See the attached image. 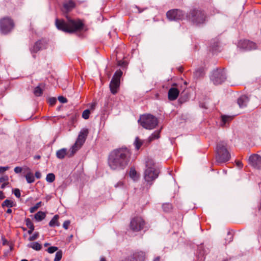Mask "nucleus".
Wrapping results in <instances>:
<instances>
[{
    "instance_id": "nucleus-42",
    "label": "nucleus",
    "mask_w": 261,
    "mask_h": 261,
    "mask_svg": "<svg viewBox=\"0 0 261 261\" xmlns=\"http://www.w3.org/2000/svg\"><path fill=\"white\" fill-rule=\"evenodd\" d=\"M58 100L61 103H66L67 102V99L62 96H60L58 97Z\"/></svg>"
},
{
    "instance_id": "nucleus-1",
    "label": "nucleus",
    "mask_w": 261,
    "mask_h": 261,
    "mask_svg": "<svg viewBox=\"0 0 261 261\" xmlns=\"http://www.w3.org/2000/svg\"><path fill=\"white\" fill-rule=\"evenodd\" d=\"M130 156L131 152L126 147L114 149L109 155V166L112 170L123 169L128 165Z\"/></svg>"
},
{
    "instance_id": "nucleus-45",
    "label": "nucleus",
    "mask_w": 261,
    "mask_h": 261,
    "mask_svg": "<svg viewBox=\"0 0 261 261\" xmlns=\"http://www.w3.org/2000/svg\"><path fill=\"white\" fill-rule=\"evenodd\" d=\"M9 169L8 166L6 167H0V173H3Z\"/></svg>"
},
{
    "instance_id": "nucleus-51",
    "label": "nucleus",
    "mask_w": 261,
    "mask_h": 261,
    "mask_svg": "<svg viewBox=\"0 0 261 261\" xmlns=\"http://www.w3.org/2000/svg\"><path fill=\"white\" fill-rule=\"evenodd\" d=\"M5 198V196L3 191H0V199H3Z\"/></svg>"
},
{
    "instance_id": "nucleus-16",
    "label": "nucleus",
    "mask_w": 261,
    "mask_h": 261,
    "mask_svg": "<svg viewBox=\"0 0 261 261\" xmlns=\"http://www.w3.org/2000/svg\"><path fill=\"white\" fill-rule=\"evenodd\" d=\"M179 91L178 89L174 87L171 88L168 92V97L169 100L173 101L176 99L179 95Z\"/></svg>"
},
{
    "instance_id": "nucleus-58",
    "label": "nucleus",
    "mask_w": 261,
    "mask_h": 261,
    "mask_svg": "<svg viewBox=\"0 0 261 261\" xmlns=\"http://www.w3.org/2000/svg\"><path fill=\"white\" fill-rule=\"evenodd\" d=\"M34 159H40V156L39 155H35L34 156Z\"/></svg>"
},
{
    "instance_id": "nucleus-9",
    "label": "nucleus",
    "mask_w": 261,
    "mask_h": 261,
    "mask_svg": "<svg viewBox=\"0 0 261 261\" xmlns=\"http://www.w3.org/2000/svg\"><path fill=\"white\" fill-rule=\"evenodd\" d=\"M14 26L13 20L8 17H5L0 19V31L2 34H8L12 31Z\"/></svg>"
},
{
    "instance_id": "nucleus-52",
    "label": "nucleus",
    "mask_w": 261,
    "mask_h": 261,
    "mask_svg": "<svg viewBox=\"0 0 261 261\" xmlns=\"http://www.w3.org/2000/svg\"><path fill=\"white\" fill-rule=\"evenodd\" d=\"M96 106V103H92L90 105V109L92 110H94Z\"/></svg>"
},
{
    "instance_id": "nucleus-40",
    "label": "nucleus",
    "mask_w": 261,
    "mask_h": 261,
    "mask_svg": "<svg viewBox=\"0 0 261 261\" xmlns=\"http://www.w3.org/2000/svg\"><path fill=\"white\" fill-rule=\"evenodd\" d=\"M8 176L5 175L4 176L0 177V183H4L5 182H8Z\"/></svg>"
},
{
    "instance_id": "nucleus-37",
    "label": "nucleus",
    "mask_w": 261,
    "mask_h": 261,
    "mask_svg": "<svg viewBox=\"0 0 261 261\" xmlns=\"http://www.w3.org/2000/svg\"><path fill=\"white\" fill-rule=\"evenodd\" d=\"M58 250V248L55 246H51L47 248V251L49 253H53Z\"/></svg>"
},
{
    "instance_id": "nucleus-21",
    "label": "nucleus",
    "mask_w": 261,
    "mask_h": 261,
    "mask_svg": "<svg viewBox=\"0 0 261 261\" xmlns=\"http://www.w3.org/2000/svg\"><path fill=\"white\" fill-rule=\"evenodd\" d=\"M15 203L11 200L6 199L4 201L2 204V207H7L9 208L12 207L14 206Z\"/></svg>"
},
{
    "instance_id": "nucleus-28",
    "label": "nucleus",
    "mask_w": 261,
    "mask_h": 261,
    "mask_svg": "<svg viewBox=\"0 0 261 261\" xmlns=\"http://www.w3.org/2000/svg\"><path fill=\"white\" fill-rule=\"evenodd\" d=\"M129 176L134 180H136L138 179L139 176L135 169L131 168L129 171Z\"/></svg>"
},
{
    "instance_id": "nucleus-39",
    "label": "nucleus",
    "mask_w": 261,
    "mask_h": 261,
    "mask_svg": "<svg viewBox=\"0 0 261 261\" xmlns=\"http://www.w3.org/2000/svg\"><path fill=\"white\" fill-rule=\"evenodd\" d=\"M163 208L165 211L168 212L171 208V205L170 204H164L163 205Z\"/></svg>"
},
{
    "instance_id": "nucleus-25",
    "label": "nucleus",
    "mask_w": 261,
    "mask_h": 261,
    "mask_svg": "<svg viewBox=\"0 0 261 261\" xmlns=\"http://www.w3.org/2000/svg\"><path fill=\"white\" fill-rule=\"evenodd\" d=\"M204 70L202 68H199L196 70V71L194 73V75L195 77L199 78L200 77H202L204 75Z\"/></svg>"
},
{
    "instance_id": "nucleus-4",
    "label": "nucleus",
    "mask_w": 261,
    "mask_h": 261,
    "mask_svg": "<svg viewBox=\"0 0 261 261\" xmlns=\"http://www.w3.org/2000/svg\"><path fill=\"white\" fill-rule=\"evenodd\" d=\"M188 19L193 24L197 25L203 23L205 21V15L200 9L194 8L190 11L187 15Z\"/></svg>"
},
{
    "instance_id": "nucleus-18",
    "label": "nucleus",
    "mask_w": 261,
    "mask_h": 261,
    "mask_svg": "<svg viewBox=\"0 0 261 261\" xmlns=\"http://www.w3.org/2000/svg\"><path fill=\"white\" fill-rule=\"evenodd\" d=\"M75 6V3L72 0H69L65 2L63 4L64 9L66 12L70 11Z\"/></svg>"
},
{
    "instance_id": "nucleus-29",
    "label": "nucleus",
    "mask_w": 261,
    "mask_h": 261,
    "mask_svg": "<svg viewBox=\"0 0 261 261\" xmlns=\"http://www.w3.org/2000/svg\"><path fill=\"white\" fill-rule=\"evenodd\" d=\"M232 119V117L229 116L223 115L222 116V121L223 124L224 125L226 123L230 121Z\"/></svg>"
},
{
    "instance_id": "nucleus-54",
    "label": "nucleus",
    "mask_w": 261,
    "mask_h": 261,
    "mask_svg": "<svg viewBox=\"0 0 261 261\" xmlns=\"http://www.w3.org/2000/svg\"><path fill=\"white\" fill-rule=\"evenodd\" d=\"M153 261H160V256H157V257H155Z\"/></svg>"
},
{
    "instance_id": "nucleus-57",
    "label": "nucleus",
    "mask_w": 261,
    "mask_h": 261,
    "mask_svg": "<svg viewBox=\"0 0 261 261\" xmlns=\"http://www.w3.org/2000/svg\"><path fill=\"white\" fill-rule=\"evenodd\" d=\"M100 261H107V260L105 257L102 256L100 258Z\"/></svg>"
},
{
    "instance_id": "nucleus-11",
    "label": "nucleus",
    "mask_w": 261,
    "mask_h": 261,
    "mask_svg": "<svg viewBox=\"0 0 261 261\" xmlns=\"http://www.w3.org/2000/svg\"><path fill=\"white\" fill-rule=\"evenodd\" d=\"M145 225V222L140 217H136L133 218L130 222V229L133 231H139L143 229Z\"/></svg>"
},
{
    "instance_id": "nucleus-7",
    "label": "nucleus",
    "mask_w": 261,
    "mask_h": 261,
    "mask_svg": "<svg viewBox=\"0 0 261 261\" xmlns=\"http://www.w3.org/2000/svg\"><path fill=\"white\" fill-rule=\"evenodd\" d=\"M226 143L223 141L217 144L216 159L219 163L227 162L230 158V154L226 148Z\"/></svg>"
},
{
    "instance_id": "nucleus-49",
    "label": "nucleus",
    "mask_w": 261,
    "mask_h": 261,
    "mask_svg": "<svg viewBox=\"0 0 261 261\" xmlns=\"http://www.w3.org/2000/svg\"><path fill=\"white\" fill-rule=\"evenodd\" d=\"M122 186H123V182L121 181H119L115 185V187L117 188L118 187H122Z\"/></svg>"
},
{
    "instance_id": "nucleus-27",
    "label": "nucleus",
    "mask_w": 261,
    "mask_h": 261,
    "mask_svg": "<svg viewBox=\"0 0 261 261\" xmlns=\"http://www.w3.org/2000/svg\"><path fill=\"white\" fill-rule=\"evenodd\" d=\"M41 86L42 85L40 84L35 88L34 90V94L35 96H40L42 95L43 93V89L41 88Z\"/></svg>"
},
{
    "instance_id": "nucleus-24",
    "label": "nucleus",
    "mask_w": 261,
    "mask_h": 261,
    "mask_svg": "<svg viewBox=\"0 0 261 261\" xmlns=\"http://www.w3.org/2000/svg\"><path fill=\"white\" fill-rule=\"evenodd\" d=\"M28 247L29 248H32L37 251L40 250L42 248L41 245L38 242H33L30 243L28 245Z\"/></svg>"
},
{
    "instance_id": "nucleus-36",
    "label": "nucleus",
    "mask_w": 261,
    "mask_h": 261,
    "mask_svg": "<svg viewBox=\"0 0 261 261\" xmlns=\"http://www.w3.org/2000/svg\"><path fill=\"white\" fill-rule=\"evenodd\" d=\"M25 223L27 227L30 229V228H34V225L33 223L32 222L31 220L29 218H27L25 219Z\"/></svg>"
},
{
    "instance_id": "nucleus-31",
    "label": "nucleus",
    "mask_w": 261,
    "mask_h": 261,
    "mask_svg": "<svg viewBox=\"0 0 261 261\" xmlns=\"http://www.w3.org/2000/svg\"><path fill=\"white\" fill-rule=\"evenodd\" d=\"M14 170L16 173H20L22 171H24V172H25L26 170H29V168H28L27 167H25L24 168H21L20 167H16L14 168Z\"/></svg>"
},
{
    "instance_id": "nucleus-8",
    "label": "nucleus",
    "mask_w": 261,
    "mask_h": 261,
    "mask_svg": "<svg viewBox=\"0 0 261 261\" xmlns=\"http://www.w3.org/2000/svg\"><path fill=\"white\" fill-rule=\"evenodd\" d=\"M122 75V71L121 70H118L115 72L111 80L109 87L111 93L113 94H116L118 92Z\"/></svg>"
},
{
    "instance_id": "nucleus-56",
    "label": "nucleus",
    "mask_w": 261,
    "mask_h": 261,
    "mask_svg": "<svg viewBox=\"0 0 261 261\" xmlns=\"http://www.w3.org/2000/svg\"><path fill=\"white\" fill-rule=\"evenodd\" d=\"M6 212H7V213H8V214H11V213H12V210H11V208H8V209L7 210Z\"/></svg>"
},
{
    "instance_id": "nucleus-19",
    "label": "nucleus",
    "mask_w": 261,
    "mask_h": 261,
    "mask_svg": "<svg viewBox=\"0 0 261 261\" xmlns=\"http://www.w3.org/2000/svg\"><path fill=\"white\" fill-rule=\"evenodd\" d=\"M68 154L67 149L66 148H62L58 150L56 152V156L58 159H63L65 156Z\"/></svg>"
},
{
    "instance_id": "nucleus-55",
    "label": "nucleus",
    "mask_w": 261,
    "mask_h": 261,
    "mask_svg": "<svg viewBox=\"0 0 261 261\" xmlns=\"http://www.w3.org/2000/svg\"><path fill=\"white\" fill-rule=\"evenodd\" d=\"M34 230V228L29 229V230H28V233L30 234H32Z\"/></svg>"
},
{
    "instance_id": "nucleus-12",
    "label": "nucleus",
    "mask_w": 261,
    "mask_h": 261,
    "mask_svg": "<svg viewBox=\"0 0 261 261\" xmlns=\"http://www.w3.org/2000/svg\"><path fill=\"white\" fill-rule=\"evenodd\" d=\"M167 18L170 20H181L184 18V13L179 9L169 10L166 14Z\"/></svg>"
},
{
    "instance_id": "nucleus-22",
    "label": "nucleus",
    "mask_w": 261,
    "mask_h": 261,
    "mask_svg": "<svg viewBox=\"0 0 261 261\" xmlns=\"http://www.w3.org/2000/svg\"><path fill=\"white\" fill-rule=\"evenodd\" d=\"M58 219H59V216L58 215H55L49 223V226L54 227L55 226H59L60 223L58 222Z\"/></svg>"
},
{
    "instance_id": "nucleus-46",
    "label": "nucleus",
    "mask_w": 261,
    "mask_h": 261,
    "mask_svg": "<svg viewBox=\"0 0 261 261\" xmlns=\"http://www.w3.org/2000/svg\"><path fill=\"white\" fill-rule=\"evenodd\" d=\"M227 237L228 239V243L231 242L233 240V237L232 234L230 232H228Z\"/></svg>"
},
{
    "instance_id": "nucleus-17",
    "label": "nucleus",
    "mask_w": 261,
    "mask_h": 261,
    "mask_svg": "<svg viewBox=\"0 0 261 261\" xmlns=\"http://www.w3.org/2000/svg\"><path fill=\"white\" fill-rule=\"evenodd\" d=\"M249 101V98L245 95H242L238 99V103L241 108L247 106Z\"/></svg>"
},
{
    "instance_id": "nucleus-34",
    "label": "nucleus",
    "mask_w": 261,
    "mask_h": 261,
    "mask_svg": "<svg viewBox=\"0 0 261 261\" xmlns=\"http://www.w3.org/2000/svg\"><path fill=\"white\" fill-rule=\"evenodd\" d=\"M41 204V202H39L37 203L33 207H32L30 208V212L31 213L35 212L40 206Z\"/></svg>"
},
{
    "instance_id": "nucleus-41",
    "label": "nucleus",
    "mask_w": 261,
    "mask_h": 261,
    "mask_svg": "<svg viewBox=\"0 0 261 261\" xmlns=\"http://www.w3.org/2000/svg\"><path fill=\"white\" fill-rule=\"evenodd\" d=\"M13 193L16 197L19 198L20 197V191L18 189H14Z\"/></svg>"
},
{
    "instance_id": "nucleus-20",
    "label": "nucleus",
    "mask_w": 261,
    "mask_h": 261,
    "mask_svg": "<svg viewBox=\"0 0 261 261\" xmlns=\"http://www.w3.org/2000/svg\"><path fill=\"white\" fill-rule=\"evenodd\" d=\"M27 173L25 175L26 180L28 183H32L35 181V177L33 173L30 171V169L29 170H26L25 172Z\"/></svg>"
},
{
    "instance_id": "nucleus-5",
    "label": "nucleus",
    "mask_w": 261,
    "mask_h": 261,
    "mask_svg": "<svg viewBox=\"0 0 261 261\" xmlns=\"http://www.w3.org/2000/svg\"><path fill=\"white\" fill-rule=\"evenodd\" d=\"M138 122L143 128L147 129H152L158 124L157 118L150 114H145L141 116Z\"/></svg>"
},
{
    "instance_id": "nucleus-47",
    "label": "nucleus",
    "mask_w": 261,
    "mask_h": 261,
    "mask_svg": "<svg viewBox=\"0 0 261 261\" xmlns=\"http://www.w3.org/2000/svg\"><path fill=\"white\" fill-rule=\"evenodd\" d=\"M118 65L119 66H125V65H126V64H125V62H124V61H119L118 62Z\"/></svg>"
},
{
    "instance_id": "nucleus-44",
    "label": "nucleus",
    "mask_w": 261,
    "mask_h": 261,
    "mask_svg": "<svg viewBox=\"0 0 261 261\" xmlns=\"http://www.w3.org/2000/svg\"><path fill=\"white\" fill-rule=\"evenodd\" d=\"M56 101L57 99L55 97H51L49 99V102L51 105H54V104H55Z\"/></svg>"
},
{
    "instance_id": "nucleus-60",
    "label": "nucleus",
    "mask_w": 261,
    "mask_h": 261,
    "mask_svg": "<svg viewBox=\"0 0 261 261\" xmlns=\"http://www.w3.org/2000/svg\"><path fill=\"white\" fill-rule=\"evenodd\" d=\"M21 261H28V260L24 259H22Z\"/></svg>"
},
{
    "instance_id": "nucleus-53",
    "label": "nucleus",
    "mask_w": 261,
    "mask_h": 261,
    "mask_svg": "<svg viewBox=\"0 0 261 261\" xmlns=\"http://www.w3.org/2000/svg\"><path fill=\"white\" fill-rule=\"evenodd\" d=\"M237 165L238 167L241 168L243 167V164L242 163V162H240V161H238L237 162Z\"/></svg>"
},
{
    "instance_id": "nucleus-33",
    "label": "nucleus",
    "mask_w": 261,
    "mask_h": 261,
    "mask_svg": "<svg viewBox=\"0 0 261 261\" xmlns=\"http://www.w3.org/2000/svg\"><path fill=\"white\" fill-rule=\"evenodd\" d=\"M62 257V251L61 250H59L56 252L55 257L54 258V261H60Z\"/></svg>"
},
{
    "instance_id": "nucleus-32",
    "label": "nucleus",
    "mask_w": 261,
    "mask_h": 261,
    "mask_svg": "<svg viewBox=\"0 0 261 261\" xmlns=\"http://www.w3.org/2000/svg\"><path fill=\"white\" fill-rule=\"evenodd\" d=\"M55 179V176L53 173H48L46 177V180L49 182H53Z\"/></svg>"
},
{
    "instance_id": "nucleus-59",
    "label": "nucleus",
    "mask_w": 261,
    "mask_h": 261,
    "mask_svg": "<svg viewBox=\"0 0 261 261\" xmlns=\"http://www.w3.org/2000/svg\"><path fill=\"white\" fill-rule=\"evenodd\" d=\"M47 245H48V243H45V244H44V246H47Z\"/></svg>"
},
{
    "instance_id": "nucleus-43",
    "label": "nucleus",
    "mask_w": 261,
    "mask_h": 261,
    "mask_svg": "<svg viewBox=\"0 0 261 261\" xmlns=\"http://www.w3.org/2000/svg\"><path fill=\"white\" fill-rule=\"evenodd\" d=\"M70 221L69 220H67V221H65L63 224V227L65 229H67L68 228V227L70 225Z\"/></svg>"
},
{
    "instance_id": "nucleus-35",
    "label": "nucleus",
    "mask_w": 261,
    "mask_h": 261,
    "mask_svg": "<svg viewBox=\"0 0 261 261\" xmlns=\"http://www.w3.org/2000/svg\"><path fill=\"white\" fill-rule=\"evenodd\" d=\"M90 112L88 109L85 110L83 111L82 114V117L85 119H88L89 117Z\"/></svg>"
},
{
    "instance_id": "nucleus-23",
    "label": "nucleus",
    "mask_w": 261,
    "mask_h": 261,
    "mask_svg": "<svg viewBox=\"0 0 261 261\" xmlns=\"http://www.w3.org/2000/svg\"><path fill=\"white\" fill-rule=\"evenodd\" d=\"M160 130L154 132L148 138L147 140L148 143H150L151 141L155 139H157L160 137Z\"/></svg>"
},
{
    "instance_id": "nucleus-13",
    "label": "nucleus",
    "mask_w": 261,
    "mask_h": 261,
    "mask_svg": "<svg viewBox=\"0 0 261 261\" xmlns=\"http://www.w3.org/2000/svg\"><path fill=\"white\" fill-rule=\"evenodd\" d=\"M249 164L254 168L261 169V156L257 154H253L248 159Z\"/></svg>"
},
{
    "instance_id": "nucleus-26",
    "label": "nucleus",
    "mask_w": 261,
    "mask_h": 261,
    "mask_svg": "<svg viewBox=\"0 0 261 261\" xmlns=\"http://www.w3.org/2000/svg\"><path fill=\"white\" fill-rule=\"evenodd\" d=\"M45 213L39 211L35 215V218L37 221H40L45 218Z\"/></svg>"
},
{
    "instance_id": "nucleus-3",
    "label": "nucleus",
    "mask_w": 261,
    "mask_h": 261,
    "mask_svg": "<svg viewBox=\"0 0 261 261\" xmlns=\"http://www.w3.org/2000/svg\"><path fill=\"white\" fill-rule=\"evenodd\" d=\"M160 173L159 169L156 167L153 161L148 159L146 161V169L144 173V178L150 186L158 178Z\"/></svg>"
},
{
    "instance_id": "nucleus-38",
    "label": "nucleus",
    "mask_w": 261,
    "mask_h": 261,
    "mask_svg": "<svg viewBox=\"0 0 261 261\" xmlns=\"http://www.w3.org/2000/svg\"><path fill=\"white\" fill-rule=\"evenodd\" d=\"M38 236H39V233L35 232L33 236L29 237V240L30 241H32L35 240L38 238Z\"/></svg>"
},
{
    "instance_id": "nucleus-50",
    "label": "nucleus",
    "mask_w": 261,
    "mask_h": 261,
    "mask_svg": "<svg viewBox=\"0 0 261 261\" xmlns=\"http://www.w3.org/2000/svg\"><path fill=\"white\" fill-rule=\"evenodd\" d=\"M35 176L37 178H40L41 177V173L39 171L36 172Z\"/></svg>"
},
{
    "instance_id": "nucleus-14",
    "label": "nucleus",
    "mask_w": 261,
    "mask_h": 261,
    "mask_svg": "<svg viewBox=\"0 0 261 261\" xmlns=\"http://www.w3.org/2000/svg\"><path fill=\"white\" fill-rule=\"evenodd\" d=\"M240 48L245 50H251L256 48L255 43L248 40H241L238 44Z\"/></svg>"
},
{
    "instance_id": "nucleus-48",
    "label": "nucleus",
    "mask_w": 261,
    "mask_h": 261,
    "mask_svg": "<svg viewBox=\"0 0 261 261\" xmlns=\"http://www.w3.org/2000/svg\"><path fill=\"white\" fill-rule=\"evenodd\" d=\"M8 184H9V182H5L2 184V185H1V189H4L6 187V186L8 185Z\"/></svg>"
},
{
    "instance_id": "nucleus-10",
    "label": "nucleus",
    "mask_w": 261,
    "mask_h": 261,
    "mask_svg": "<svg viewBox=\"0 0 261 261\" xmlns=\"http://www.w3.org/2000/svg\"><path fill=\"white\" fill-rule=\"evenodd\" d=\"M226 79V73L224 69L214 70L211 76V80L215 85L221 84Z\"/></svg>"
},
{
    "instance_id": "nucleus-15",
    "label": "nucleus",
    "mask_w": 261,
    "mask_h": 261,
    "mask_svg": "<svg viewBox=\"0 0 261 261\" xmlns=\"http://www.w3.org/2000/svg\"><path fill=\"white\" fill-rule=\"evenodd\" d=\"M47 43L44 40H40L36 42L33 46L31 48L32 53H36L38 51L46 48Z\"/></svg>"
},
{
    "instance_id": "nucleus-2",
    "label": "nucleus",
    "mask_w": 261,
    "mask_h": 261,
    "mask_svg": "<svg viewBox=\"0 0 261 261\" xmlns=\"http://www.w3.org/2000/svg\"><path fill=\"white\" fill-rule=\"evenodd\" d=\"M55 24L58 29L70 33L82 29L83 26V23L81 20H73L70 19H68L67 22L63 20L56 19Z\"/></svg>"
},
{
    "instance_id": "nucleus-30",
    "label": "nucleus",
    "mask_w": 261,
    "mask_h": 261,
    "mask_svg": "<svg viewBox=\"0 0 261 261\" xmlns=\"http://www.w3.org/2000/svg\"><path fill=\"white\" fill-rule=\"evenodd\" d=\"M135 144L136 148L138 150L143 145V142L139 138V137H136L135 141Z\"/></svg>"
},
{
    "instance_id": "nucleus-6",
    "label": "nucleus",
    "mask_w": 261,
    "mask_h": 261,
    "mask_svg": "<svg viewBox=\"0 0 261 261\" xmlns=\"http://www.w3.org/2000/svg\"><path fill=\"white\" fill-rule=\"evenodd\" d=\"M88 134L87 129H83L80 132L75 143L71 147L69 152L68 156H72L75 153L81 148L85 143Z\"/></svg>"
}]
</instances>
